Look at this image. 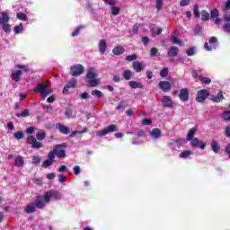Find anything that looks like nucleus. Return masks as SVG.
Here are the masks:
<instances>
[{
	"instance_id": "nucleus-1",
	"label": "nucleus",
	"mask_w": 230,
	"mask_h": 230,
	"mask_svg": "<svg viewBox=\"0 0 230 230\" xmlns=\"http://www.w3.org/2000/svg\"><path fill=\"white\" fill-rule=\"evenodd\" d=\"M98 74L94 67H90L86 74V82L88 83L89 87H98V85H101L102 79L96 78Z\"/></svg>"
},
{
	"instance_id": "nucleus-2",
	"label": "nucleus",
	"mask_w": 230,
	"mask_h": 230,
	"mask_svg": "<svg viewBox=\"0 0 230 230\" xmlns=\"http://www.w3.org/2000/svg\"><path fill=\"white\" fill-rule=\"evenodd\" d=\"M9 22H10V16L8 15V13H1L0 24L3 25V30L6 33H10V31L12 30L11 27H10V24H8Z\"/></svg>"
},
{
	"instance_id": "nucleus-3",
	"label": "nucleus",
	"mask_w": 230,
	"mask_h": 230,
	"mask_svg": "<svg viewBox=\"0 0 230 230\" xmlns=\"http://www.w3.org/2000/svg\"><path fill=\"white\" fill-rule=\"evenodd\" d=\"M60 199H62V194L57 190H49L44 195L46 203H49L50 200H60Z\"/></svg>"
},
{
	"instance_id": "nucleus-4",
	"label": "nucleus",
	"mask_w": 230,
	"mask_h": 230,
	"mask_svg": "<svg viewBox=\"0 0 230 230\" xmlns=\"http://www.w3.org/2000/svg\"><path fill=\"white\" fill-rule=\"evenodd\" d=\"M34 92L40 93V96H44V98H46V96H48V94H51V93H53V90L46 88V84H39L34 88Z\"/></svg>"
},
{
	"instance_id": "nucleus-5",
	"label": "nucleus",
	"mask_w": 230,
	"mask_h": 230,
	"mask_svg": "<svg viewBox=\"0 0 230 230\" xmlns=\"http://www.w3.org/2000/svg\"><path fill=\"white\" fill-rule=\"evenodd\" d=\"M111 132H118V126L111 124L108 126L106 128L97 131V136L102 137V136H107V134H111Z\"/></svg>"
},
{
	"instance_id": "nucleus-6",
	"label": "nucleus",
	"mask_w": 230,
	"mask_h": 230,
	"mask_svg": "<svg viewBox=\"0 0 230 230\" xmlns=\"http://www.w3.org/2000/svg\"><path fill=\"white\" fill-rule=\"evenodd\" d=\"M84 71H85L84 66L80 64L75 65L70 68V75H72V76H80V75H83Z\"/></svg>"
},
{
	"instance_id": "nucleus-7",
	"label": "nucleus",
	"mask_w": 230,
	"mask_h": 230,
	"mask_svg": "<svg viewBox=\"0 0 230 230\" xmlns=\"http://www.w3.org/2000/svg\"><path fill=\"white\" fill-rule=\"evenodd\" d=\"M66 146H67L66 144H61V145L56 146V147L54 148V153H56L57 157H59V158L66 157V150H64Z\"/></svg>"
},
{
	"instance_id": "nucleus-8",
	"label": "nucleus",
	"mask_w": 230,
	"mask_h": 230,
	"mask_svg": "<svg viewBox=\"0 0 230 230\" xmlns=\"http://www.w3.org/2000/svg\"><path fill=\"white\" fill-rule=\"evenodd\" d=\"M208 96H209V92H208V90H199L197 93L196 101L199 103H203Z\"/></svg>"
},
{
	"instance_id": "nucleus-9",
	"label": "nucleus",
	"mask_w": 230,
	"mask_h": 230,
	"mask_svg": "<svg viewBox=\"0 0 230 230\" xmlns=\"http://www.w3.org/2000/svg\"><path fill=\"white\" fill-rule=\"evenodd\" d=\"M217 46H218L217 38L212 37L209 40L208 43H205L204 48H205V49H207V51H213V49H217Z\"/></svg>"
},
{
	"instance_id": "nucleus-10",
	"label": "nucleus",
	"mask_w": 230,
	"mask_h": 230,
	"mask_svg": "<svg viewBox=\"0 0 230 230\" xmlns=\"http://www.w3.org/2000/svg\"><path fill=\"white\" fill-rule=\"evenodd\" d=\"M158 87L164 92V93H170L172 91V84L168 81H160L158 83Z\"/></svg>"
},
{
	"instance_id": "nucleus-11",
	"label": "nucleus",
	"mask_w": 230,
	"mask_h": 230,
	"mask_svg": "<svg viewBox=\"0 0 230 230\" xmlns=\"http://www.w3.org/2000/svg\"><path fill=\"white\" fill-rule=\"evenodd\" d=\"M27 143L31 146L32 148H42V144L37 141V138L33 136H30L27 138Z\"/></svg>"
},
{
	"instance_id": "nucleus-12",
	"label": "nucleus",
	"mask_w": 230,
	"mask_h": 230,
	"mask_svg": "<svg viewBox=\"0 0 230 230\" xmlns=\"http://www.w3.org/2000/svg\"><path fill=\"white\" fill-rule=\"evenodd\" d=\"M78 82L75 78H72L68 81L67 84L63 89V94H67L69 93V89H73L76 87Z\"/></svg>"
},
{
	"instance_id": "nucleus-13",
	"label": "nucleus",
	"mask_w": 230,
	"mask_h": 230,
	"mask_svg": "<svg viewBox=\"0 0 230 230\" xmlns=\"http://www.w3.org/2000/svg\"><path fill=\"white\" fill-rule=\"evenodd\" d=\"M190 145H191V146H195L197 148H201V150H204V148H206V143H204L202 140H199L197 137L190 140Z\"/></svg>"
},
{
	"instance_id": "nucleus-14",
	"label": "nucleus",
	"mask_w": 230,
	"mask_h": 230,
	"mask_svg": "<svg viewBox=\"0 0 230 230\" xmlns=\"http://www.w3.org/2000/svg\"><path fill=\"white\" fill-rule=\"evenodd\" d=\"M46 200L44 199V196H38L35 201L36 208H39L40 209H42L44 206H46Z\"/></svg>"
},
{
	"instance_id": "nucleus-15",
	"label": "nucleus",
	"mask_w": 230,
	"mask_h": 230,
	"mask_svg": "<svg viewBox=\"0 0 230 230\" xmlns=\"http://www.w3.org/2000/svg\"><path fill=\"white\" fill-rule=\"evenodd\" d=\"M180 100L181 102H188V98H190V92H188V89H181L179 94Z\"/></svg>"
},
{
	"instance_id": "nucleus-16",
	"label": "nucleus",
	"mask_w": 230,
	"mask_h": 230,
	"mask_svg": "<svg viewBox=\"0 0 230 230\" xmlns=\"http://www.w3.org/2000/svg\"><path fill=\"white\" fill-rule=\"evenodd\" d=\"M210 17L213 19L215 24H220V22H222V20L218 18V10L217 9L211 11Z\"/></svg>"
},
{
	"instance_id": "nucleus-17",
	"label": "nucleus",
	"mask_w": 230,
	"mask_h": 230,
	"mask_svg": "<svg viewBox=\"0 0 230 230\" xmlns=\"http://www.w3.org/2000/svg\"><path fill=\"white\" fill-rule=\"evenodd\" d=\"M21 76H22V70H15L11 75V78L13 82H20Z\"/></svg>"
},
{
	"instance_id": "nucleus-18",
	"label": "nucleus",
	"mask_w": 230,
	"mask_h": 230,
	"mask_svg": "<svg viewBox=\"0 0 230 230\" xmlns=\"http://www.w3.org/2000/svg\"><path fill=\"white\" fill-rule=\"evenodd\" d=\"M162 136L161 129L159 128H154L150 131V137L152 139H159Z\"/></svg>"
},
{
	"instance_id": "nucleus-19",
	"label": "nucleus",
	"mask_w": 230,
	"mask_h": 230,
	"mask_svg": "<svg viewBox=\"0 0 230 230\" xmlns=\"http://www.w3.org/2000/svg\"><path fill=\"white\" fill-rule=\"evenodd\" d=\"M162 102L165 107H169L172 108L173 107V102L172 101V98H170V96H164L162 98Z\"/></svg>"
},
{
	"instance_id": "nucleus-20",
	"label": "nucleus",
	"mask_w": 230,
	"mask_h": 230,
	"mask_svg": "<svg viewBox=\"0 0 230 230\" xmlns=\"http://www.w3.org/2000/svg\"><path fill=\"white\" fill-rule=\"evenodd\" d=\"M99 51L100 53H102V55H103L105 51H107V42L105 41V40H101L99 41Z\"/></svg>"
},
{
	"instance_id": "nucleus-21",
	"label": "nucleus",
	"mask_w": 230,
	"mask_h": 230,
	"mask_svg": "<svg viewBox=\"0 0 230 230\" xmlns=\"http://www.w3.org/2000/svg\"><path fill=\"white\" fill-rule=\"evenodd\" d=\"M133 69L137 71V73H141V71L145 69V65L141 64L139 61H135L133 63Z\"/></svg>"
},
{
	"instance_id": "nucleus-22",
	"label": "nucleus",
	"mask_w": 230,
	"mask_h": 230,
	"mask_svg": "<svg viewBox=\"0 0 230 230\" xmlns=\"http://www.w3.org/2000/svg\"><path fill=\"white\" fill-rule=\"evenodd\" d=\"M178 35H179V32L177 31L172 33V40L173 44H178L179 46H184V43H182V41H181V40H179V38L177 37Z\"/></svg>"
},
{
	"instance_id": "nucleus-23",
	"label": "nucleus",
	"mask_w": 230,
	"mask_h": 230,
	"mask_svg": "<svg viewBox=\"0 0 230 230\" xmlns=\"http://www.w3.org/2000/svg\"><path fill=\"white\" fill-rule=\"evenodd\" d=\"M56 128H58L59 132H61V134H69V128H67L66 126H64L60 123L56 124Z\"/></svg>"
},
{
	"instance_id": "nucleus-24",
	"label": "nucleus",
	"mask_w": 230,
	"mask_h": 230,
	"mask_svg": "<svg viewBox=\"0 0 230 230\" xmlns=\"http://www.w3.org/2000/svg\"><path fill=\"white\" fill-rule=\"evenodd\" d=\"M197 134V128H191L187 133V141H192Z\"/></svg>"
},
{
	"instance_id": "nucleus-25",
	"label": "nucleus",
	"mask_w": 230,
	"mask_h": 230,
	"mask_svg": "<svg viewBox=\"0 0 230 230\" xmlns=\"http://www.w3.org/2000/svg\"><path fill=\"white\" fill-rule=\"evenodd\" d=\"M14 164L18 168H22L24 166V158L22 156H17L14 160Z\"/></svg>"
},
{
	"instance_id": "nucleus-26",
	"label": "nucleus",
	"mask_w": 230,
	"mask_h": 230,
	"mask_svg": "<svg viewBox=\"0 0 230 230\" xmlns=\"http://www.w3.org/2000/svg\"><path fill=\"white\" fill-rule=\"evenodd\" d=\"M179 49L177 47H171L168 51V57H177Z\"/></svg>"
},
{
	"instance_id": "nucleus-27",
	"label": "nucleus",
	"mask_w": 230,
	"mask_h": 230,
	"mask_svg": "<svg viewBox=\"0 0 230 230\" xmlns=\"http://www.w3.org/2000/svg\"><path fill=\"white\" fill-rule=\"evenodd\" d=\"M114 55H123L125 53V49L121 46H117L112 49Z\"/></svg>"
},
{
	"instance_id": "nucleus-28",
	"label": "nucleus",
	"mask_w": 230,
	"mask_h": 230,
	"mask_svg": "<svg viewBox=\"0 0 230 230\" xmlns=\"http://www.w3.org/2000/svg\"><path fill=\"white\" fill-rule=\"evenodd\" d=\"M128 84H129V87H131V89H143V84L136 81H130Z\"/></svg>"
},
{
	"instance_id": "nucleus-29",
	"label": "nucleus",
	"mask_w": 230,
	"mask_h": 230,
	"mask_svg": "<svg viewBox=\"0 0 230 230\" xmlns=\"http://www.w3.org/2000/svg\"><path fill=\"white\" fill-rule=\"evenodd\" d=\"M211 148H212L213 152H215V154H218V152L220 151V145H218L217 141L213 140L211 142Z\"/></svg>"
},
{
	"instance_id": "nucleus-30",
	"label": "nucleus",
	"mask_w": 230,
	"mask_h": 230,
	"mask_svg": "<svg viewBox=\"0 0 230 230\" xmlns=\"http://www.w3.org/2000/svg\"><path fill=\"white\" fill-rule=\"evenodd\" d=\"M212 100L216 103H219V102H222V100H224V94L222 93V92H219L217 96L212 98Z\"/></svg>"
},
{
	"instance_id": "nucleus-31",
	"label": "nucleus",
	"mask_w": 230,
	"mask_h": 230,
	"mask_svg": "<svg viewBox=\"0 0 230 230\" xmlns=\"http://www.w3.org/2000/svg\"><path fill=\"white\" fill-rule=\"evenodd\" d=\"M35 208H37L35 204L28 205L25 207V213H33V211H35Z\"/></svg>"
},
{
	"instance_id": "nucleus-32",
	"label": "nucleus",
	"mask_w": 230,
	"mask_h": 230,
	"mask_svg": "<svg viewBox=\"0 0 230 230\" xmlns=\"http://www.w3.org/2000/svg\"><path fill=\"white\" fill-rule=\"evenodd\" d=\"M85 132H87V128H84L83 130L73 131L70 135V137H75L76 134H85Z\"/></svg>"
},
{
	"instance_id": "nucleus-33",
	"label": "nucleus",
	"mask_w": 230,
	"mask_h": 230,
	"mask_svg": "<svg viewBox=\"0 0 230 230\" xmlns=\"http://www.w3.org/2000/svg\"><path fill=\"white\" fill-rule=\"evenodd\" d=\"M38 141H43L46 139V133L44 131H40L36 136Z\"/></svg>"
},
{
	"instance_id": "nucleus-34",
	"label": "nucleus",
	"mask_w": 230,
	"mask_h": 230,
	"mask_svg": "<svg viewBox=\"0 0 230 230\" xmlns=\"http://www.w3.org/2000/svg\"><path fill=\"white\" fill-rule=\"evenodd\" d=\"M17 118H27V116H30V111L24 110L22 113L16 114Z\"/></svg>"
},
{
	"instance_id": "nucleus-35",
	"label": "nucleus",
	"mask_w": 230,
	"mask_h": 230,
	"mask_svg": "<svg viewBox=\"0 0 230 230\" xmlns=\"http://www.w3.org/2000/svg\"><path fill=\"white\" fill-rule=\"evenodd\" d=\"M92 96H97V98H102L103 97V93L100 90H93L92 91Z\"/></svg>"
},
{
	"instance_id": "nucleus-36",
	"label": "nucleus",
	"mask_w": 230,
	"mask_h": 230,
	"mask_svg": "<svg viewBox=\"0 0 230 230\" xmlns=\"http://www.w3.org/2000/svg\"><path fill=\"white\" fill-rule=\"evenodd\" d=\"M123 76H124L125 80H130V78H132V71H130V70L124 71Z\"/></svg>"
},
{
	"instance_id": "nucleus-37",
	"label": "nucleus",
	"mask_w": 230,
	"mask_h": 230,
	"mask_svg": "<svg viewBox=\"0 0 230 230\" xmlns=\"http://www.w3.org/2000/svg\"><path fill=\"white\" fill-rule=\"evenodd\" d=\"M201 21H209V13H208L207 11H202Z\"/></svg>"
},
{
	"instance_id": "nucleus-38",
	"label": "nucleus",
	"mask_w": 230,
	"mask_h": 230,
	"mask_svg": "<svg viewBox=\"0 0 230 230\" xmlns=\"http://www.w3.org/2000/svg\"><path fill=\"white\" fill-rule=\"evenodd\" d=\"M199 80H200V82H202L203 84H211V79L208 77H204L202 75H199Z\"/></svg>"
},
{
	"instance_id": "nucleus-39",
	"label": "nucleus",
	"mask_w": 230,
	"mask_h": 230,
	"mask_svg": "<svg viewBox=\"0 0 230 230\" xmlns=\"http://www.w3.org/2000/svg\"><path fill=\"white\" fill-rule=\"evenodd\" d=\"M151 31L154 37H155V35H161V33H163V29L162 28L151 29Z\"/></svg>"
},
{
	"instance_id": "nucleus-40",
	"label": "nucleus",
	"mask_w": 230,
	"mask_h": 230,
	"mask_svg": "<svg viewBox=\"0 0 230 230\" xmlns=\"http://www.w3.org/2000/svg\"><path fill=\"white\" fill-rule=\"evenodd\" d=\"M193 13H194V17H196V18L200 17V13L199 12V5L198 4H194Z\"/></svg>"
},
{
	"instance_id": "nucleus-41",
	"label": "nucleus",
	"mask_w": 230,
	"mask_h": 230,
	"mask_svg": "<svg viewBox=\"0 0 230 230\" xmlns=\"http://www.w3.org/2000/svg\"><path fill=\"white\" fill-rule=\"evenodd\" d=\"M16 17L20 21H28V17L23 13H18Z\"/></svg>"
},
{
	"instance_id": "nucleus-42",
	"label": "nucleus",
	"mask_w": 230,
	"mask_h": 230,
	"mask_svg": "<svg viewBox=\"0 0 230 230\" xmlns=\"http://www.w3.org/2000/svg\"><path fill=\"white\" fill-rule=\"evenodd\" d=\"M190 155H191V151H183L181 153L180 157L186 159V157H190Z\"/></svg>"
},
{
	"instance_id": "nucleus-43",
	"label": "nucleus",
	"mask_w": 230,
	"mask_h": 230,
	"mask_svg": "<svg viewBox=\"0 0 230 230\" xmlns=\"http://www.w3.org/2000/svg\"><path fill=\"white\" fill-rule=\"evenodd\" d=\"M53 161H51V160H45L44 162H43V164H42V167L43 168H49V166H51V164H53Z\"/></svg>"
},
{
	"instance_id": "nucleus-44",
	"label": "nucleus",
	"mask_w": 230,
	"mask_h": 230,
	"mask_svg": "<svg viewBox=\"0 0 230 230\" xmlns=\"http://www.w3.org/2000/svg\"><path fill=\"white\" fill-rule=\"evenodd\" d=\"M16 67H18V69H22V72L24 71L25 73H28L30 71V67H28V66L17 65Z\"/></svg>"
},
{
	"instance_id": "nucleus-45",
	"label": "nucleus",
	"mask_w": 230,
	"mask_h": 230,
	"mask_svg": "<svg viewBox=\"0 0 230 230\" xmlns=\"http://www.w3.org/2000/svg\"><path fill=\"white\" fill-rule=\"evenodd\" d=\"M127 107V102H120L119 104L117 106V111H123Z\"/></svg>"
},
{
	"instance_id": "nucleus-46",
	"label": "nucleus",
	"mask_w": 230,
	"mask_h": 230,
	"mask_svg": "<svg viewBox=\"0 0 230 230\" xmlns=\"http://www.w3.org/2000/svg\"><path fill=\"white\" fill-rule=\"evenodd\" d=\"M55 155H57L55 151H51L48 155L49 161H52V163H55Z\"/></svg>"
},
{
	"instance_id": "nucleus-47",
	"label": "nucleus",
	"mask_w": 230,
	"mask_h": 230,
	"mask_svg": "<svg viewBox=\"0 0 230 230\" xmlns=\"http://www.w3.org/2000/svg\"><path fill=\"white\" fill-rule=\"evenodd\" d=\"M14 137L15 139H22V137H24V133H22V131H18L16 133H14Z\"/></svg>"
},
{
	"instance_id": "nucleus-48",
	"label": "nucleus",
	"mask_w": 230,
	"mask_h": 230,
	"mask_svg": "<svg viewBox=\"0 0 230 230\" xmlns=\"http://www.w3.org/2000/svg\"><path fill=\"white\" fill-rule=\"evenodd\" d=\"M223 119H225V121H230V111H225L223 113Z\"/></svg>"
},
{
	"instance_id": "nucleus-49",
	"label": "nucleus",
	"mask_w": 230,
	"mask_h": 230,
	"mask_svg": "<svg viewBox=\"0 0 230 230\" xmlns=\"http://www.w3.org/2000/svg\"><path fill=\"white\" fill-rule=\"evenodd\" d=\"M40 163V156L34 155L32 156V164H39Z\"/></svg>"
},
{
	"instance_id": "nucleus-50",
	"label": "nucleus",
	"mask_w": 230,
	"mask_h": 230,
	"mask_svg": "<svg viewBox=\"0 0 230 230\" xmlns=\"http://www.w3.org/2000/svg\"><path fill=\"white\" fill-rule=\"evenodd\" d=\"M111 13H112V15H119V8L112 6Z\"/></svg>"
},
{
	"instance_id": "nucleus-51",
	"label": "nucleus",
	"mask_w": 230,
	"mask_h": 230,
	"mask_svg": "<svg viewBox=\"0 0 230 230\" xmlns=\"http://www.w3.org/2000/svg\"><path fill=\"white\" fill-rule=\"evenodd\" d=\"M160 76H162V78L168 76V68L162 69L160 72Z\"/></svg>"
},
{
	"instance_id": "nucleus-52",
	"label": "nucleus",
	"mask_w": 230,
	"mask_h": 230,
	"mask_svg": "<svg viewBox=\"0 0 230 230\" xmlns=\"http://www.w3.org/2000/svg\"><path fill=\"white\" fill-rule=\"evenodd\" d=\"M66 181H67V176L64 175V174H59L58 175V181L59 182H66Z\"/></svg>"
},
{
	"instance_id": "nucleus-53",
	"label": "nucleus",
	"mask_w": 230,
	"mask_h": 230,
	"mask_svg": "<svg viewBox=\"0 0 230 230\" xmlns=\"http://www.w3.org/2000/svg\"><path fill=\"white\" fill-rule=\"evenodd\" d=\"M65 116H66V118H73V111L71 109H66L65 111Z\"/></svg>"
},
{
	"instance_id": "nucleus-54",
	"label": "nucleus",
	"mask_w": 230,
	"mask_h": 230,
	"mask_svg": "<svg viewBox=\"0 0 230 230\" xmlns=\"http://www.w3.org/2000/svg\"><path fill=\"white\" fill-rule=\"evenodd\" d=\"M82 28H84L83 26H79L75 29V31L74 32H72V37H76V35H78V33H80V31L82 30Z\"/></svg>"
},
{
	"instance_id": "nucleus-55",
	"label": "nucleus",
	"mask_w": 230,
	"mask_h": 230,
	"mask_svg": "<svg viewBox=\"0 0 230 230\" xmlns=\"http://www.w3.org/2000/svg\"><path fill=\"white\" fill-rule=\"evenodd\" d=\"M23 28H22V23L16 27H14V32L19 34V32L22 31Z\"/></svg>"
},
{
	"instance_id": "nucleus-56",
	"label": "nucleus",
	"mask_w": 230,
	"mask_h": 230,
	"mask_svg": "<svg viewBox=\"0 0 230 230\" xmlns=\"http://www.w3.org/2000/svg\"><path fill=\"white\" fill-rule=\"evenodd\" d=\"M156 8L158 12L163 8V0H156Z\"/></svg>"
},
{
	"instance_id": "nucleus-57",
	"label": "nucleus",
	"mask_w": 230,
	"mask_h": 230,
	"mask_svg": "<svg viewBox=\"0 0 230 230\" xmlns=\"http://www.w3.org/2000/svg\"><path fill=\"white\" fill-rule=\"evenodd\" d=\"M191 0H181V2H180V6H188V4H190V2Z\"/></svg>"
},
{
	"instance_id": "nucleus-58",
	"label": "nucleus",
	"mask_w": 230,
	"mask_h": 230,
	"mask_svg": "<svg viewBox=\"0 0 230 230\" xmlns=\"http://www.w3.org/2000/svg\"><path fill=\"white\" fill-rule=\"evenodd\" d=\"M81 98H82V100H87V99L91 98V95H89V93L87 92H84L81 94Z\"/></svg>"
},
{
	"instance_id": "nucleus-59",
	"label": "nucleus",
	"mask_w": 230,
	"mask_h": 230,
	"mask_svg": "<svg viewBox=\"0 0 230 230\" xmlns=\"http://www.w3.org/2000/svg\"><path fill=\"white\" fill-rule=\"evenodd\" d=\"M136 58H137L136 55H130L126 58V60H128V62H132V60H136Z\"/></svg>"
},
{
	"instance_id": "nucleus-60",
	"label": "nucleus",
	"mask_w": 230,
	"mask_h": 230,
	"mask_svg": "<svg viewBox=\"0 0 230 230\" xmlns=\"http://www.w3.org/2000/svg\"><path fill=\"white\" fill-rule=\"evenodd\" d=\"M187 55L189 57H192V55H195V49L191 48L187 50Z\"/></svg>"
},
{
	"instance_id": "nucleus-61",
	"label": "nucleus",
	"mask_w": 230,
	"mask_h": 230,
	"mask_svg": "<svg viewBox=\"0 0 230 230\" xmlns=\"http://www.w3.org/2000/svg\"><path fill=\"white\" fill-rule=\"evenodd\" d=\"M150 53H151V57H155V55H157L158 53V50L156 48H153L151 49Z\"/></svg>"
},
{
	"instance_id": "nucleus-62",
	"label": "nucleus",
	"mask_w": 230,
	"mask_h": 230,
	"mask_svg": "<svg viewBox=\"0 0 230 230\" xmlns=\"http://www.w3.org/2000/svg\"><path fill=\"white\" fill-rule=\"evenodd\" d=\"M223 31H226V32H229V31H230V23H226V24L223 26Z\"/></svg>"
},
{
	"instance_id": "nucleus-63",
	"label": "nucleus",
	"mask_w": 230,
	"mask_h": 230,
	"mask_svg": "<svg viewBox=\"0 0 230 230\" xmlns=\"http://www.w3.org/2000/svg\"><path fill=\"white\" fill-rule=\"evenodd\" d=\"M74 173H75V175L80 174V166L76 165L74 167Z\"/></svg>"
},
{
	"instance_id": "nucleus-64",
	"label": "nucleus",
	"mask_w": 230,
	"mask_h": 230,
	"mask_svg": "<svg viewBox=\"0 0 230 230\" xmlns=\"http://www.w3.org/2000/svg\"><path fill=\"white\" fill-rule=\"evenodd\" d=\"M138 30H139V28L137 27V25H135V26L133 27L132 31H130V33H131L132 35H136V33H137Z\"/></svg>"
}]
</instances>
